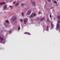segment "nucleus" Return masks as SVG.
I'll use <instances>...</instances> for the list:
<instances>
[{
	"mask_svg": "<svg viewBox=\"0 0 60 60\" xmlns=\"http://www.w3.org/2000/svg\"><path fill=\"white\" fill-rule=\"evenodd\" d=\"M16 19V17L15 16H13L12 17V19H13V20H15Z\"/></svg>",
	"mask_w": 60,
	"mask_h": 60,
	"instance_id": "nucleus-3",
	"label": "nucleus"
},
{
	"mask_svg": "<svg viewBox=\"0 0 60 60\" xmlns=\"http://www.w3.org/2000/svg\"><path fill=\"white\" fill-rule=\"evenodd\" d=\"M24 5V3H22L21 4V6H23Z\"/></svg>",
	"mask_w": 60,
	"mask_h": 60,
	"instance_id": "nucleus-14",
	"label": "nucleus"
},
{
	"mask_svg": "<svg viewBox=\"0 0 60 60\" xmlns=\"http://www.w3.org/2000/svg\"><path fill=\"white\" fill-rule=\"evenodd\" d=\"M13 4H15V3H16V1H14L13 2Z\"/></svg>",
	"mask_w": 60,
	"mask_h": 60,
	"instance_id": "nucleus-27",
	"label": "nucleus"
},
{
	"mask_svg": "<svg viewBox=\"0 0 60 60\" xmlns=\"http://www.w3.org/2000/svg\"><path fill=\"white\" fill-rule=\"evenodd\" d=\"M49 30V26H47V30Z\"/></svg>",
	"mask_w": 60,
	"mask_h": 60,
	"instance_id": "nucleus-19",
	"label": "nucleus"
},
{
	"mask_svg": "<svg viewBox=\"0 0 60 60\" xmlns=\"http://www.w3.org/2000/svg\"><path fill=\"white\" fill-rule=\"evenodd\" d=\"M57 18L59 19H60V15L57 16Z\"/></svg>",
	"mask_w": 60,
	"mask_h": 60,
	"instance_id": "nucleus-11",
	"label": "nucleus"
},
{
	"mask_svg": "<svg viewBox=\"0 0 60 60\" xmlns=\"http://www.w3.org/2000/svg\"><path fill=\"white\" fill-rule=\"evenodd\" d=\"M32 4L34 6H35V2L34 1H33L32 2Z\"/></svg>",
	"mask_w": 60,
	"mask_h": 60,
	"instance_id": "nucleus-4",
	"label": "nucleus"
},
{
	"mask_svg": "<svg viewBox=\"0 0 60 60\" xmlns=\"http://www.w3.org/2000/svg\"><path fill=\"white\" fill-rule=\"evenodd\" d=\"M33 16H35V15H36V14L35 13H34L33 14Z\"/></svg>",
	"mask_w": 60,
	"mask_h": 60,
	"instance_id": "nucleus-16",
	"label": "nucleus"
},
{
	"mask_svg": "<svg viewBox=\"0 0 60 60\" xmlns=\"http://www.w3.org/2000/svg\"><path fill=\"white\" fill-rule=\"evenodd\" d=\"M7 4H5V5L4 6V10H5L6 9V7H7Z\"/></svg>",
	"mask_w": 60,
	"mask_h": 60,
	"instance_id": "nucleus-6",
	"label": "nucleus"
},
{
	"mask_svg": "<svg viewBox=\"0 0 60 60\" xmlns=\"http://www.w3.org/2000/svg\"><path fill=\"white\" fill-rule=\"evenodd\" d=\"M59 25L58 24V23H57V24L56 27L57 28H58V27H59Z\"/></svg>",
	"mask_w": 60,
	"mask_h": 60,
	"instance_id": "nucleus-10",
	"label": "nucleus"
},
{
	"mask_svg": "<svg viewBox=\"0 0 60 60\" xmlns=\"http://www.w3.org/2000/svg\"><path fill=\"white\" fill-rule=\"evenodd\" d=\"M6 22L7 23H9V21L8 20H7L6 21Z\"/></svg>",
	"mask_w": 60,
	"mask_h": 60,
	"instance_id": "nucleus-12",
	"label": "nucleus"
},
{
	"mask_svg": "<svg viewBox=\"0 0 60 60\" xmlns=\"http://www.w3.org/2000/svg\"><path fill=\"white\" fill-rule=\"evenodd\" d=\"M5 4V3L4 2H1L0 3V6H1L3 5H4Z\"/></svg>",
	"mask_w": 60,
	"mask_h": 60,
	"instance_id": "nucleus-1",
	"label": "nucleus"
},
{
	"mask_svg": "<svg viewBox=\"0 0 60 60\" xmlns=\"http://www.w3.org/2000/svg\"><path fill=\"white\" fill-rule=\"evenodd\" d=\"M54 3H56L57 2L56 1H54Z\"/></svg>",
	"mask_w": 60,
	"mask_h": 60,
	"instance_id": "nucleus-26",
	"label": "nucleus"
},
{
	"mask_svg": "<svg viewBox=\"0 0 60 60\" xmlns=\"http://www.w3.org/2000/svg\"><path fill=\"white\" fill-rule=\"evenodd\" d=\"M20 21H21V22H22L23 21V20L22 19H21L20 20Z\"/></svg>",
	"mask_w": 60,
	"mask_h": 60,
	"instance_id": "nucleus-21",
	"label": "nucleus"
},
{
	"mask_svg": "<svg viewBox=\"0 0 60 60\" xmlns=\"http://www.w3.org/2000/svg\"><path fill=\"white\" fill-rule=\"evenodd\" d=\"M58 23H60V20H59V21H58Z\"/></svg>",
	"mask_w": 60,
	"mask_h": 60,
	"instance_id": "nucleus-15",
	"label": "nucleus"
},
{
	"mask_svg": "<svg viewBox=\"0 0 60 60\" xmlns=\"http://www.w3.org/2000/svg\"><path fill=\"white\" fill-rule=\"evenodd\" d=\"M28 33L27 32H25L24 33L25 34H28Z\"/></svg>",
	"mask_w": 60,
	"mask_h": 60,
	"instance_id": "nucleus-20",
	"label": "nucleus"
},
{
	"mask_svg": "<svg viewBox=\"0 0 60 60\" xmlns=\"http://www.w3.org/2000/svg\"><path fill=\"white\" fill-rule=\"evenodd\" d=\"M29 34H30V33H29Z\"/></svg>",
	"mask_w": 60,
	"mask_h": 60,
	"instance_id": "nucleus-29",
	"label": "nucleus"
},
{
	"mask_svg": "<svg viewBox=\"0 0 60 60\" xmlns=\"http://www.w3.org/2000/svg\"><path fill=\"white\" fill-rule=\"evenodd\" d=\"M19 3L17 2V3H16V4L15 5V6H18V5H19Z\"/></svg>",
	"mask_w": 60,
	"mask_h": 60,
	"instance_id": "nucleus-8",
	"label": "nucleus"
},
{
	"mask_svg": "<svg viewBox=\"0 0 60 60\" xmlns=\"http://www.w3.org/2000/svg\"><path fill=\"white\" fill-rule=\"evenodd\" d=\"M31 13V11L30 10H29L28 11V12L27 13V15H28V14H30Z\"/></svg>",
	"mask_w": 60,
	"mask_h": 60,
	"instance_id": "nucleus-5",
	"label": "nucleus"
},
{
	"mask_svg": "<svg viewBox=\"0 0 60 60\" xmlns=\"http://www.w3.org/2000/svg\"><path fill=\"white\" fill-rule=\"evenodd\" d=\"M21 15L22 16H24V13H23V12H22L21 13Z\"/></svg>",
	"mask_w": 60,
	"mask_h": 60,
	"instance_id": "nucleus-13",
	"label": "nucleus"
},
{
	"mask_svg": "<svg viewBox=\"0 0 60 60\" xmlns=\"http://www.w3.org/2000/svg\"><path fill=\"white\" fill-rule=\"evenodd\" d=\"M0 40L1 42H2V41H4V38L2 37H0Z\"/></svg>",
	"mask_w": 60,
	"mask_h": 60,
	"instance_id": "nucleus-2",
	"label": "nucleus"
},
{
	"mask_svg": "<svg viewBox=\"0 0 60 60\" xmlns=\"http://www.w3.org/2000/svg\"><path fill=\"white\" fill-rule=\"evenodd\" d=\"M26 20H24V24H26V20H27V19H26Z\"/></svg>",
	"mask_w": 60,
	"mask_h": 60,
	"instance_id": "nucleus-7",
	"label": "nucleus"
},
{
	"mask_svg": "<svg viewBox=\"0 0 60 60\" xmlns=\"http://www.w3.org/2000/svg\"><path fill=\"white\" fill-rule=\"evenodd\" d=\"M33 16L34 15H33V13H32V15H30V18H32V17H33Z\"/></svg>",
	"mask_w": 60,
	"mask_h": 60,
	"instance_id": "nucleus-9",
	"label": "nucleus"
},
{
	"mask_svg": "<svg viewBox=\"0 0 60 60\" xmlns=\"http://www.w3.org/2000/svg\"><path fill=\"white\" fill-rule=\"evenodd\" d=\"M51 26H52V27H53L54 26V25H53V24H51Z\"/></svg>",
	"mask_w": 60,
	"mask_h": 60,
	"instance_id": "nucleus-17",
	"label": "nucleus"
},
{
	"mask_svg": "<svg viewBox=\"0 0 60 60\" xmlns=\"http://www.w3.org/2000/svg\"><path fill=\"white\" fill-rule=\"evenodd\" d=\"M49 17L50 18H51V15H49Z\"/></svg>",
	"mask_w": 60,
	"mask_h": 60,
	"instance_id": "nucleus-24",
	"label": "nucleus"
},
{
	"mask_svg": "<svg viewBox=\"0 0 60 60\" xmlns=\"http://www.w3.org/2000/svg\"><path fill=\"white\" fill-rule=\"evenodd\" d=\"M44 18L43 17L42 19H41V20H44Z\"/></svg>",
	"mask_w": 60,
	"mask_h": 60,
	"instance_id": "nucleus-18",
	"label": "nucleus"
},
{
	"mask_svg": "<svg viewBox=\"0 0 60 60\" xmlns=\"http://www.w3.org/2000/svg\"><path fill=\"white\" fill-rule=\"evenodd\" d=\"M20 27H19L18 28V30H20Z\"/></svg>",
	"mask_w": 60,
	"mask_h": 60,
	"instance_id": "nucleus-22",
	"label": "nucleus"
},
{
	"mask_svg": "<svg viewBox=\"0 0 60 60\" xmlns=\"http://www.w3.org/2000/svg\"><path fill=\"white\" fill-rule=\"evenodd\" d=\"M38 13L39 14H40L41 13V12L40 11H39L38 12Z\"/></svg>",
	"mask_w": 60,
	"mask_h": 60,
	"instance_id": "nucleus-25",
	"label": "nucleus"
},
{
	"mask_svg": "<svg viewBox=\"0 0 60 60\" xmlns=\"http://www.w3.org/2000/svg\"><path fill=\"white\" fill-rule=\"evenodd\" d=\"M12 7L11 6H9V7Z\"/></svg>",
	"mask_w": 60,
	"mask_h": 60,
	"instance_id": "nucleus-28",
	"label": "nucleus"
},
{
	"mask_svg": "<svg viewBox=\"0 0 60 60\" xmlns=\"http://www.w3.org/2000/svg\"><path fill=\"white\" fill-rule=\"evenodd\" d=\"M48 2H50L51 1L50 0H47Z\"/></svg>",
	"mask_w": 60,
	"mask_h": 60,
	"instance_id": "nucleus-23",
	"label": "nucleus"
}]
</instances>
